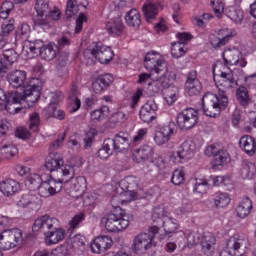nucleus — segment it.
Masks as SVG:
<instances>
[{
	"instance_id": "obj_1",
	"label": "nucleus",
	"mask_w": 256,
	"mask_h": 256,
	"mask_svg": "<svg viewBox=\"0 0 256 256\" xmlns=\"http://www.w3.org/2000/svg\"><path fill=\"white\" fill-rule=\"evenodd\" d=\"M45 169L50 173H54L53 177H56V181L60 183H67L71 179V172L73 167L71 165H65L63 155L57 151H51L46 158Z\"/></svg>"
},
{
	"instance_id": "obj_2",
	"label": "nucleus",
	"mask_w": 256,
	"mask_h": 256,
	"mask_svg": "<svg viewBox=\"0 0 256 256\" xmlns=\"http://www.w3.org/2000/svg\"><path fill=\"white\" fill-rule=\"evenodd\" d=\"M229 104V98L225 91L220 89L217 94L207 92L202 97V110L206 117H219L221 115V108L225 109Z\"/></svg>"
},
{
	"instance_id": "obj_3",
	"label": "nucleus",
	"mask_w": 256,
	"mask_h": 256,
	"mask_svg": "<svg viewBox=\"0 0 256 256\" xmlns=\"http://www.w3.org/2000/svg\"><path fill=\"white\" fill-rule=\"evenodd\" d=\"M101 223L105 225L109 233H119V231H125L129 227V217L125 216L123 209L117 206L101 219Z\"/></svg>"
},
{
	"instance_id": "obj_4",
	"label": "nucleus",
	"mask_w": 256,
	"mask_h": 256,
	"mask_svg": "<svg viewBox=\"0 0 256 256\" xmlns=\"http://www.w3.org/2000/svg\"><path fill=\"white\" fill-rule=\"evenodd\" d=\"M159 233L158 226H152L149 228V233H140L133 239V244L131 245V249L133 253H145L149 251L151 247H155V243H153V239Z\"/></svg>"
},
{
	"instance_id": "obj_5",
	"label": "nucleus",
	"mask_w": 256,
	"mask_h": 256,
	"mask_svg": "<svg viewBox=\"0 0 256 256\" xmlns=\"http://www.w3.org/2000/svg\"><path fill=\"white\" fill-rule=\"evenodd\" d=\"M35 11L37 13V15L33 18L35 27H40L41 29H50L51 25H49V21H47V17H49V13H51L49 0H37Z\"/></svg>"
},
{
	"instance_id": "obj_6",
	"label": "nucleus",
	"mask_w": 256,
	"mask_h": 256,
	"mask_svg": "<svg viewBox=\"0 0 256 256\" xmlns=\"http://www.w3.org/2000/svg\"><path fill=\"white\" fill-rule=\"evenodd\" d=\"M87 51L102 65H109L115 57L111 47L104 46L101 42L93 43Z\"/></svg>"
},
{
	"instance_id": "obj_7",
	"label": "nucleus",
	"mask_w": 256,
	"mask_h": 256,
	"mask_svg": "<svg viewBox=\"0 0 256 256\" xmlns=\"http://www.w3.org/2000/svg\"><path fill=\"white\" fill-rule=\"evenodd\" d=\"M21 243H23V232L20 229H14L8 232L4 231L0 234V249L3 251L15 249V246Z\"/></svg>"
},
{
	"instance_id": "obj_8",
	"label": "nucleus",
	"mask_w": 256,
	"mask_h": 256,
	"mask_svg": "<svg viewBox=\"0 0 256 256\" xmlns=\"http://www.w3.org/2000/svg\"><path fill=\"white\" fill-rule=\"evenodd\" d=\"M176 121L182 131L193 129L199 121V113L193 108H187L177 115Z\"/></svg>"
},
{
	"instance_id": "obj_9",
	"label": "nucleus",
	"mask_w": 256,
	"mask_h": 256,
	"mask_svg": "<svg viewBox=\"0 0 256 256\" xmlns=\"http://www.w3.org/2000/svg\"><path fill=\"white\" fill-rule=\"evenodd\" d=\"M144 67L147 71H150L152 75L165 73L167 63L159 57V53L152 51L148 52L144 58Z\"/></svg>"
},
{
	"instance_id": "obj_10",
	"label": "nucleus",
	"mask_w": 256,
	"mask_h": 256,
	"mask_svg": "<svg viewBox=\"0 0 256 256\" xmlns=\"http://www.w3.org/2000/svg\"><path fill=\"white\" fill-rule=\"evenodd\" d=\"M87 188V180L85 177L80 176L77 178H73V175L70 174V179L66 184V191L70 197L74 199H79L85 193V189Z\"/></svg>"
},
{
	"instance_id": "obj_11",
	"label": "nucleus",
	"mask_w": 256,
	"mask_h": 256,
	"mask_svg": "<svg viewBox=\"0 0 256 256\" xmlns=\"http://www.w3.org/2000/svg\"><path fill=\"white\" fill-rule=\"evenodd\" d=\"M108 146H111L114 153H123L131 147V135L127 132H119L114 138H107Z\"/></svg>"
},
{
	"instance_id": "obj_12",
	"label": "nucleus",
	"mask_w": 256,
	"mask_h": 256,
	"mask_svg": "<svg viewBox=\"0 0 256 256\" xmlns=\"http://www.w3.org/2000/svg\"><path fill=\"white\" fill-rule=\"evenodd\" d=\"M52 181H44L41 183L40 188V197H53V195H57V193H60L63 189V183L67 185L69 183V179L67 182H60L57 180V177L51 176Z\"/></svg>"
},
{
	"instance_id": "obj_13",
	"label": "nucleus",
	"mask_w": 256,
	"mask_h": 256,
	"mask_svg": "<svg viewBox=\"0 0 256 256\" xmlns=\"http://www.w3.org/2000/svg\"><path fill=\"white\" fill-rule=\"evenodd\" d=\"M35 79L30 81V83L22 91V101L26 103L35 104L39 99H41V86L35 84Z\"/></svg>"
},
{
	"instance_id": "obj_14",
	"label": "nucleus",
	"mask_w": 256,
	"mask_h": 256,
	"mask_svg": "<svg viewBox=\"0 0 256 256\" xmlns=\"http://www.w3.org/2000/svg\"><path fill=\"white\" fill-rule=\"evenodd\" d=\"M6 79L14 89H25L27 87V72L25 70H13L9 72Z\"/></svg>"
},
{
	"instance_id": "obj_15",
	"label": "nucleus",
	"mask_w": 256,
	"mask_h": 256,
	"mask_svg": "<svg viewBox=\"0 0 256 256\" xmlns=\"http://www.w3.org/2000/svg\"><path fill=\"white\" fill-rule=\"evenodd\" d=\"M245 243H247L246 239L240 238L239 236H231L226 241L225 250L220 252L219 256H233L239 253V249L241 247H245Z\"/></svg>"
},
{
	"instance_id": "obj_16",
	"label": "nucleus",
	"mask_w": 256,
	"mask_h": 256,
	"mask_svg": "<svg viewBox=\"0 0 256 256\" xmlns=\"http://www.w3.org/2000/svg\"><path fill=\"white\" fill-rule=\"evenodd\" d=\"M138 185L137 177L134 176H128L119 183V187L122 191H125L127 197H130L128 201L137 200V192L135 189H137Z\"/></svg>"
},
{
	"instance_id": "obj_17",
	"label": "nucleus",
	"mask_w": 256,
	"mask_h": 256,
	"mask_svg": "<svg viewBox=\"0 0 256 256\" xmlns=\"http://www.w3.org/2000/svg\"><path fill=\"white\" fill-rule=\"evenodd\" d=\"M205 155L207 157H214L215 165H225L229 161V153L227 151L218 148L217 145L211 144L205 149Z\"/></svg>"
},
{
	"instance_id": "obj_18",
	"label": "nucleus",
	"mask_w": 256,
	"mask_h": 256,
	"mask_svg": "<svg viewBox=\"0 0 256 256\" xmlns=\"http://www.w3.org/2000/svg\"><path fill=\"white\" fill-rule=\"evenodd\" d=\"M157 109L155 100H148L140 109L139 115L141 121L151 123V121L157 119Z\"/></svg>"
},
{
	"instance_id": "obj_19",
	"label": "nucleus",
	"mask_w": 256,
	"mask_h": 256,
	"mask_svg": "<svg viewBox=\"0 0 256 256\" xmlns=\"http://www.w3.org/2000/svg\"><path fill=\"white\" fill-rule=\"evenodd\" d=\"M195 152V144L191 141H185L181 144L177 151L173 152L171 155V159L174 161H183L187 159H191L193 157V153Z\"/></svg>"
},
{
	"instance_id": "obj_20",
	"label": "nucleus",
	"mask_w": 256,
	"mask_h": 256,
	"mask_svg": "<svg viewBox=\"0 0 256 256\" xmlns=\"http://www.w3.org/2000/svg\"><path fill=\"white\" fill-rule=\"evenodd\" d=\"M113 246V240L109 236H98L91 244V251L96 254L105 253Z\"/></svg>"
},
{
	"instance_id": "obj_21",
	"label": "nucleus",
	"mask_w": 256,
	"mask_h": 256,
	"mask_svg": "<svg viewBox=\"0 0 256 256\" xmlns=\"http://www.w3.org/2000/svg\"><path fill=\"white\" fill-rule=\"evenodd\" d=\"M79 95H81V92H79V86H77L75 83H72L70 89L68 90V103L70 105V113H76V111L81 109V100L79 99Z\"/></svg>"
},
{
	"instance_id": "obj_22",
	"label": "nucleus",
	"mask_w": 256,
	"mask_h": 256,
	"mask_svg": "<svg viewBox=\"0 0 256 256\" xmlns=\"http://www.w3.org/2000/svg\"><path fill=\"white\" fill-rule=\"evenodd\" d=\"M55 223H57V218H51L49 215H44L34 221L32 230L34 233L37 231H44L45 234L47 233V230L50 231V229L53 228Z\"/></svg>"
},
{
	"instance_id": "obj_23",
	"label": "nucleus",
	"mask_w": 256,
	"mask_h": 256,
	"mask_svg": "<svg viewBox=\"0 0 256 256\" xmlns=\"http://www.w3.org/2000/svg\"><path fill=\"white\" fill-rule=\"evenodd\" d=\"M217 239L211 232H205L200 240L202 253L206 256H213L215 253V243Z\"/></svg>"
},
{
	"instance_id": "obj_24",
	"label": "nucleus",
	"mask_w": 256,
	"mask_h": 256,
	"mask_svg": "<svg viewBox=\"0 0 256 256\" xmlns=\"http://www.w3.org/2000/svg\"><path fill=\"white\" fill-rule=\"evenodd\" d=\"M105 30L109 35H114V37H119V35H123L125 31V24L123 23V19L121 17H115L109 20L105 25Z\"/></svg>"
},
{
	"instance_id": "obj_25",
	"label": "nucleus",
	"mask_w": 256,
	"mask_h": 256,
	"mask_svg": "<svg viewBox=\"0 0 256 256\" xmlns=\"http://www.w3.org/2000/svg\"><path fill=\"white\" fill-rule=\"evenodd\" d=\"M113 83V75L111 74H103L96 78V80L92 83V89L94 93L100 94L105 91L108 87H111Z\"/></svg>"
},
{
	"instance_id": "obj_26",
	"label": "nucleus",
	"mask_w": 256,
	"mask_h": 256,
	"mask_svg": "<svg viewBox=\"0 0 256 256\" xmlns=\"http://www.w3.org/2000/svg\"><path fill=\"white\" fill-rule=\"evenodd\" d=\"M175 135V128L171 124L155 132L154 141L157 145H165Z\"/></svg>"
},
{
	"instance_id": "obj_27",
	"label": "nucleus",
	"mask_w": 256,
	"mask_h": 256,
	"mask_svg": "<svg viewBox=\"0 0 256 256\" xmlns=\"http://www.w3.org/2000/svg\"><path fill=\"white\" fill-rule=\"evenodd\" d=\"M0 191L5 197H13L15 193L21 191V184L13 179H8L0 184Z\"/></svg>"
},
{
	"instance_id": "obj_28",
	"label": "nucleus",
	"mask_w": 256,
	"mask_h": 256,
	"mask_svg": "<svg viewBox=\"0 0 256 256\" xmlns=\"http://www.w3.org/2000/svg\"><path fill=\"white\" fill-rule=\"evenodd\" d=\"M45 241L48 245H57L65 239V230L63 228H55L44 233Z\"/></svg>"
},
{
	"instance_id": "obj_29",
	"label": "nucleus",
	"mask_w": 256,
	"mask_h": 256,
	"mask_svg": "<svg viewBox=\"0 0 256 256\" xmlns=\"http://www.w3.org/2000/svg\"><path fill=\"white\" fill-rule=\"evenodd\" d=\"M59 52V47L54 42H50L45 44L40 50V57L44 59V61H53L54 58L57 57V53Z\"/></svg>"
},
{
	"instance_id": "obj_30",
	"label": "nucleus",
	"mask_w": 256,
	"mask_h": 256,
	"mask_svg": "<svg viewBox=\"0 0 256 256\" xmlns=\"http://www.w3.org/2000/svg\"><path fill=\"white\" fill-rule=\"evenodd\" d=\"M159 9H163V5H161V3L147 2L144 4L142 11L148 23H151V19H155V17H157Z\"/></svg>"
},
{
	"instance_id": "obj_31",
	"label": "nucleus",
	"mask_w": 256,
	"mask_h": 256,
	"mask_svg": "<svg viewBox=\"0 0 256 256\" xmlns=\"http://www.w3.org/2000/svg\"><path fill=\"white\" fill-rule=\"evenodd\" d=\"M240 148L247 153V155L253 156L256 152V142L253 136L244 135L239 140Z\"/></svg>"
},
{
	"instance_id": "obj_32",
	"label": "nucleus",
	"mask_w": 256,
	"mask_h": 256,
	"mask_svg": "<svg viewBox=\"0 0 256 256\" xmlns=\"http://www.w3.org/2000/svg\"><path fill=\"white\" fill-rule=\"evenodd\" d=\"M125 21L128 27L139 29V27H141V13H139V10L132 8L126 13Z\"/></svg>"
},
{
	"instance_id": "obj_33",
	"label": "nucleus",
	"mask_w": 256,
	"mask_h": 256,
	"mask_svg": "<svg viewBox=\"0 0 256 256\" xmlns=\"http://www.w3.org/2000/svg\"><path fill=\"white\" fill-rule=\"evenodd\" d=\"M251 209H253V202L249 199V197L244 198L236 208L237 216L240 219H245L251 213Z\"/></svg>"
},
{
	"instance_id": "obj_34",
	"label": "nucleus",
	"mask_w": 256,
	"mask_h": 256,
	"mask_svg": "<svg viewBox=\"0 0 256 256\" xmlns=\"http://www.w3.org/2000/svg\"><path fill=\"white\" fill-rule=\"evenodd\" d=\"M256 173V166L253 162L248 160L242 161V168L240 170V175L242 179H253Z\"/></svg>"
},
{
	"instance_id": "obj_35",
	"label": "nucleus",
	"mask_w": 256,
	"mask_h": 256,
	"mask_svg": "<svg viewBox=\"0 0 256 256\" xmlns=\"http://www.w3.org/2000/svg\"><path fill=\"white\" fill-rule=\"evenodd\" d=\"M153 146L143 145L139 149H136L134 152V157L140 161H149L153 157Z\"/></svg>"
},
{
	"instance_id": "obj_36",
	"label": "nucleus",
	"mask_w": 256,
	"mask_h": 256,
	"mask_svg": "<svg viewBox=\"0 0 256 256\" xmlns=\"http://www.w3.org/2000/svg\"><path fill=\"white\" fill-rule=\"evenodd\" d=\"M233 37H235V34L233 33L226 34L222 38H219L216 35L212 34L209 37L210 45L213 47V49H220V47H224L226 43H229V41H231Z\"/></svg>"
},
{
	"instance_id": "obj_37",
	"label": "nucleus",
	"mask_w": 256,
	"mask_h": 256,
	"mask_svg": "<svg viewBox=\"0 0 256 256\" xmlns=\"http://www.w3.org/2000/svg\"><path fill=\"white\" fill-rule=\"evenodd\" d=\"M231 203V197L228 193L218 192L214 198V207L216 209H223V207H227L228 204Z\"/></svg>"
},
{
	"instance_id": "obj_38",
	"label": "nucleus",
	"mask_w": 256,
	"mask_h": 256,
	"mask_svg": "<svg viewBox=\"0 0 256 256\" xmlns=\"http://www.w3.org/2000/svg\"><path fill=\"white\" fill-rule=\"evenodd\" d=\"M77 13H79V0H68L65 10L66 21L75 17Z\"/></svg>"
},
{
	"instance_id": "obj_39",
	"label": "nucleus",
	"mask_w": 256,
	"mask_h": 256,
	"mask_svg": "<svg viewBox=\"0 0 256 256\" xmlns=\"http://www.w3.org/2000/svg\"><path fill=\"white\" fill-rule=\"evenodd\" d=\"M35 203H37V196H35V194L28 193L22 195L16 205L17 207H20V209H27L29 205H33Z\"/></svg>"
},
{
	"instance_id": "obj_40",
	"label": "nucleus",
	"mask_w": 256,
	"mask_h": 256,
	"mask_svg": "<svg viewBox=\"0 0 256 256\" xmlns=\"http://www.w3.org/2000/svg\"><path fill=\"white\" fill-rule=\"evenodd\" d=\"M225 63L229 65H238V67H247V60L245 58H239L238 52H229L228 60L224 58Z\"/></svg>"
},
{
	"instance_id": "obj_41",
	"label": "nucleus",
	"mask_w": 256,
	"mask_h": 256,
	"mask_svg": "<svg viewBox=\"0 0 256 256\" xmlns=\"http://www.w3.org/2000/svg\"><path fill=\"white\" fill-rule=\"evenodd\" d=\"M23 101V92H10L6 99L3 101V105H5V109H9V105H14V103H21Z\"/></svg>"
},
{
	"instance_id": "obj_42",
	"label": "nucleus",
	"mask_w": 256,
	"mask_h": 256,
	"mask_svg": "<svg viewBox=\"0 0 256 256\" xmlns=\"http://www.w3.org/2000/svg\"><path fill=\"white\" fill-rule=\"evenodd\" d=\"M236 96L238 103H240L242 107H247V104L251 103V98H249V91L244 86H241L237 89Z\"/></svg>"
},
{
	"instance_id": "obj_43",
	"label": "nucleus",
	"mask_w": 256,
	"mask_h": 256,
	"mask_svg": "<svg viewBox=\"0 0 256 256\" xmlns=\"http://www.w3.org/2000/svg\"><path fill=\"white\" fill-rule=\"evenodd\" d=\"M185 91L190 96L193 97L195 95H199L201 91V82L199 80H194L185 83Z\"/></svg>"
},
{
	"instance_id": "obj_44",
	"label": "nucleus",
	"mask_w": 256,
	"mask_h": 256,
	"mask_svg": "<svg viewBox=\"0 0 256 256\" xmlns=\"http://www.w3.org/2000/svg\"><path fill=\"white\" fill-rule=\"evenodd\" d=\"M162 227H164V231L166 235H169L171 233H175L177 229H179V223H177V220L172 219V218H167L166 220L162 221Z\"/></svg>"
},
{
	"instance_id": "obj_45",
	"label": "nucleus",
	"mask_w": 256,
	"mask_h": 256,
	"mask_svg": "<svg viewBox=\"0 0 256 256\" xmlns=\"http://www.w3.org/2000/svg\"><path fill=\"white\" fill-rule=\"evenodd\" d=\"M92 121H103L105 117H109V108L107 106H102L99 109H96L90 114Z\"/></svg>"
},
{
	"instance_id": "obj_46",
	"label": "nucleus",
	"mask_w": 256,
	"mask_h": 256,
	"mask_svg": "<svg viewBox=\"0 0 256 256\" xmlns=\"http://www.w3.org/2000/svg\"><path fill=\"white\" fill-rule=\"evenodd\" d=\"M115 151L109 146L108 139L104 140L102 147L97 152L99 159H109L110 155H113Z\"/></svg>"
},
{
	"instance_id": "obj_47",
	"label": "nucleus",
	"mask_w": 256,
	"mask_h": 256,
	"mask_svg": "<svg viewBox=\"0 0 256 256\" xmlns=\"http://www.w3.org/2000/svg\"><path fill=\"white\" fill-rule=\"evenodd\" d=\"M227 17L234 23H241L243 21V10L230 7L227 12Z\"/></svg>"
},
{
	"instance_id": "obj_48",
	"label": "nucleus",
	"mask_w": 256,
	"mask_h": 256,
	"mask_svg": "<svg viewBox=\"0 0 256 256\" xmlns=\"http://www.w3.org/2000/svg\"><path fill=\"white\" fill-rule=\"evenodd\" d=\"M166 101L168 105H173L177 101V95H179V88L171 85L167 90H165Z\"/></svg>"
},
{
	"instance_id": "obj_49",
	"label": "nucleus",
	"mask_w": 256,
	"mask_h": 256,
	"mask_svg": "<svg viewBox=\"0 0 256 256\" xmlns=\"http://www.w3.org/2000/svg\"><path fill=\"white\" fill-rule=\"evenodd\" d=\"M39 125H41V117L39 113L34 112L29 118V130L32 131V133H37V131H39Z\"/></svg>"
},
{
	"instance_id": "obj_50",
	"label": "nucleus",
	"mask_w": 256,
	"mask_h": 256,
	"mask_svg": "<svg viewBox=\"0 0 256 256\" xmlns=\"http://www.w3.org/2000/svg\"><path fill=\"white\" fill-rule=\"evenodd\" d=\"M44 45L45 44H43V41L41 40H36L35 42L29 41L26 44V49H28L32 55H37V53L41 55V50L43 49Z\"/></svg>"
},
{
	"instance_id": "obj_51",
	"label": "nucleus",
	"mask_w": 256,
	"mask_h": 256,
	"mask_svg": "<svg viewBox=\"0 0 256 256\" xmlns=\"http://www.w3.org/2000/svg\"><path fill=\"white\" fill-rule=\"evenodd\" d=\"M86 243L87 239L81 234H77L72 238V247L74 249H81V251H83V249H85Z\"/></svg>"
},
{
	"instance_id": "obj_52",
	"label": "nucleus",
	"mask_w": 256,
	"mask_h": 256,
	"mask_svg": "<svg viewBox=\"0 0 256 256\" xmlns=\"http://www.w3.org/2000/svg\"><path fill=\"white\" fill-rule=\"evenodd\" d=\"M186 51L183 49V46H181V42H174L172 44L171 48V55L174 57V59H179L180 57H183L185 55Z\"/></svg>"
},
{
	"instance_id": "obj_53",
	"label": "nucleus",
	"mask_w": 256,
	"mask_h": 256,
	"mask_svg": "<svg viewBox=\"0 0 256 256\" xmlns=\"http://www.w3.org/2000/svg\"><path fill=\"white\" fill-rule=\"evenodd\" d=\"M1 155H5L6 158L15 157L17 153V147L13 144H6L0 148Z\"/></svg>"
},
{
	"instance_id": "obj_54",
	"label": "nucleus",
	"mask_w": 256,
	"mask_h": 256,
	"mask_svg": "<svg viewBox=\"0 0 256 256\" xmlns=\"http://www.w3.org/2000/svg\"><path fill=\"white\" fill-rule=\"evenodd\" d=\"M185 181V172L181 169H176L172 173L171 182L173 185H181Z\"/></svg>"
},
{
	"instance_id": "obj_55",
	"label": "nucleus",
	"mask_w": 256,
	"mask_h": 256,
	"mask_svg": "<svg viewBox=\"0 0 256 256\" xmlns=\"http://www.w3.org/2000/svg\"><path fill=\"white\" fill-rule=\"evenodd\" d=\"M17 57H19V55H17L14 49H8L3 53V57L1 58L4 59L8 65H13V63L17 61Z\"/></svg>"
},
{
	"instance_id": "obj_56",
	"label": "nucleus",
	"mask_w": 256,
	"mask_h": 256,
	"mask_svg": "<svg viewBox=\"0 0 256 256\" xmlns=\"http://www.w3.org/2000/svg\"><path fill=\"white\" fill-rule=\"evenodd\" d=\"M208 189H209V182H207V180L196 179V183L194 185V191L196 193H201L203 195L204 193H207Z\"/></svg>"
},
{
	"instance_id": "obj_57",
	"label": "nucleus",
	"mask_w": 256,
	"mask_h": 256,
	"mask_svg": "<svg viewBox=\"0 0 256 256\" xmlns=\"http://www.w3.org/2000/svg\"><path fill=\"white\" fill-rule=\"evenodd\" d=\"M13 31H15V20L11 19L8 22L3 23L1 25L0 33H2V35L9 37V35H11V33H13Z\"/></svg>"
},
{
	"instance_id": "obj_58",
	"label": "nucleus",
	"mask_w": 256,
	"mask_h": 256,
	"mask_svg": "<svg viewBox=\"0 0 256 256\" xmlns=\"http://www.w3.org/2000/svg\"><path fill=\"white\" fill-rule=\"evenodd\" d=\"M52 256H71V249L68 244L60 245L56 249L52 250Z\"/></svg>"
},
{
	"instance_id": "obj_59",
	"label": "nucleus",
	"mask_w": 256,
	"mask_h": 256,
	"mask_svg": "<svg viewBox=\"0 0 256 256\" xmlns=\"http://www.w3.org/2000/svg\"><path fill=\"white\" fill-rule=\"evenodd\" d=\"M47 111L51 117H55V119H59V121L65 119V112L63 110H57V107L53 104L47 107Z\"/></svg>"
},
{
	"instance_id": "obj_60",
	"label": "nucleus",
	"mask_w": 256,
	"mask_h": 256,
	"mask_svg": "<svg viewBox=\"0 0 256 256\" xmlns=\"http://www.w3.org/2000/svg\"><path fill=\"white\" fill-rule=\"evenodd\" d=\"M237 85H239L237 83V81L235 80H222V82H220L217 87H218V90L220 91H227V89H233V87H237Z\"/></svg>"
},
{
	"instance_id": "obj_61",
	"label": "nucleus",
	"mask_w": 256,
	"mask_h": 256,
	"mask_svg": "<svg viewBox=\"0 0 256 256\" xmlns=\"http://www.w3.org/2000/svg\"><path fill=\"white\" fill-rule=\"evenodd\" d=\"M211 5L215 15H217V17H221V13L225 11V5L223 2L221 0H211Z\"/></svg>"
},
{
	"instance_id": "obj_62",
	"label": "nucleus",
	"mask_w": 256,
	"mask_h": 256,
	"mask_svg": "<svg viewBox=\"0 0 256 256\" xmlns=\"http://www.w3.org/2000/svg\"><path fill=\"white\" fill-rule=\"evenodd\" d=\"M15 135L16 137H18V139H22L23 141L31 139V132L25 127L17 128L15 131Z\"/></svg>"
},
{
	"instance_id": "obj_63",
	"label": "nucleus",
	"mask_w": 256,
	"mask_h": 256,
	"mask_svg": "<svg viewBox=\"0 0 256 256\" xmlns=\"http://www.w3.org/2000/svg\"><path fill=\"white\" fill-rule=\"evenodd\" d=\"M67 63H69V56L67 55V53H62L56 60V68L58 70L65 69V67H67Z\"/></svg>"
},
{
	"instance_id": "obj_64",
	"label": "nucleus",
	"mask_w": 256,
	"mask_h": 256,
	"mask_svg": "<svg viewBox=\"0 0 256 256\" xmlns=\"http://www.w3.org/2000/svg\"><path fill=\"white\" fill-rule=\"evenodd\" d=\"M186 239L189 245H199V243H201V234L197 232H190L186 236Z\"/></svg>"
}]
</instances>
